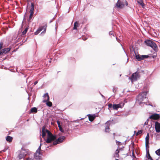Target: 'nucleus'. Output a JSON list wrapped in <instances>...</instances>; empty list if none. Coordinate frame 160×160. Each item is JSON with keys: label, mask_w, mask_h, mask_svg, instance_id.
Instances as JSON below:
<instances>
[{"label": "nucleus", "mask_w": 160, "mask_h": 160, "mask_svg": "<svg viewBox=\"0 0 160 160\" xmlns=\"http://www.w3.org/2000/svg\"><path fill=\"white\" fill-rule=\"evenodd\" d=\"M45 128V126H43L42 131V136L45 141L44 143H50L54 141L56 138V137Z\"/></svg>", "instance_id": "f257e3e1"}, {"label": "nucleus", "mask_w": 160, "mask_h": 160, "mask_svg": "<svg viewBox=\"0 0 160 160\" xmlns=\"http://www.w3.org/2000/svg\"><path fill=\"white\" fill-rule=\"evenodd\" d=\"M160 118L159 115L158 114L155 113L151 115L149 118L153 120H157Z\"/></svg>", "instance_id": "9b49d317"}, {"label": "nucleus", "mask_w": 160, "mask_h": 160, "mask_svg": "<svg viewBox=\"0 0 160 160\" xmlns=\"http://www.w3.org/2000/svg\"><path fill=\"white\" fill-rule=\"evenodd\" d=\"M109 34H110L112 35L113 33H112V32H109Z\"/></svg>", "instance_id": "58836bf2"}, {"label": "nucleus", "mask_w": 160, "mask_h": 160, "mask_svg": "<svg viewBox=\"0 0 160 160\" xmlns=\"http://www.w3.org/2000/svg\"><path fill=\"white\" fill-rule=\"evenodd\" d=\"M42 141L40 139L41 143L38 150L36 151V152L34 155L35 158L38 160H41V155L40 153V151L41 150V147L42 145L41 142Z\"/></svg>", "instance_id": "39448f33"}, {"label": "nucleus", "mask_w": 160, "mask_h": 160, "mask_svg": "<svg viewBox=\"0 0 160 160\" xmlns=\"http://www.w3.org/2000/svg\"><path fill=\"white\" fill-rule=\"evenodd\" d=\"M10 50V49L9 48H4V49H3L2 50V53H6L7 52H9Z\"/></svg>", "instance_id": "6ab92c4d"}, {"label": "nucleus", "mask_w": 160, "mask_h": 160, "mask_svg": "<svg viewBox=\"0 0 160 160\" xmlns=\"http://www.w3.org/2000/svg\"><path fill=\"white\" fill-rule=\"evenodd\" d=\"M146 147H147V145L149 144V135L148 133L146 137Z\"/></svg>", "instance_id": "a211bd4d"}, {"label": "nucleus", "mask_w": 160, "mask_h": 160, "mask_svg": "<svg viewBox=\"0 0 160 160\" xmlns=\"http://www.w3.org/2000/svg\"><path fill=\"white\" fill-rule=\"evenodd\" d=\"M127 5L128 3L126 0H118L116 4L115 7L119 9H122L125 5Z\"/></svg>", "instance_id": "f03ea898"}, {"label": "nucleus", "mask_w": 160, "mask_h": 160, "mask_svg": "<svg viewBox=\"0 0 160 160\" xmlns=\"http://www.w3.org/2000/svg\"><path fill=\"white\" fill-rule=\"evenodd\" d=\"M87 116L88 117L89 120L90 121H92L95 118L96 116L95 114H88Z\"/></svg>", "instance_id": "ddd939ff"}, {"label": "nucleus", "mask_w": 160, "mask_h": 160, "mask_svg": "<svg viewBox=\"0 0 160 160\" xmlns=\"http://www.w3.org/2000/svg\"><path fill=\"white\" fill-rule=\"evenodd\" d=\"M33 14H30L29 17V19H28L29 21H30L31 19H32V17Z\"/></svg>", "instance_id": "bb28decb"}, {"label": "nucleus", "mask_w": 160, "mask_h": 160, "mask_svg": "<svg viewBox=\"0 0 160 160\" xmlns=\"http://www.w3.org/2000/svg\"><path fill=\"white\" fill-rule=\"evenodd\" d=\"M26 160H33L32 158H27Z\"/></svg>", "instance_id": "f704fd0d"}, {"label": "nucleus", "mask_w": 160, "mask_h": 160, "mask_svg": "<svg viewBox=\"0 0 160 160\" xmlns=\"http://www.w3.org/2000/svg\"><path fill=\"white\" fill-rule=\"evenodd\" d=\"M24 157V155H22V154H20L18 156V158L19 159H21L22 158H23Z\"/></svg>", "instance_id": "a878e982"}, {"label": "nucleus", "mask_w": 160, "mask_h": 160, "mask_svg": "<svg viewBox=\"0 0 160 160\" xmlns=\"http://www.w3.org/2000/svg\"><path fill=\"white\" fill-rule=\"evenodd\" d=\"M46 104L47 106L49 107H51L52 106V102H49L48 101L46 103Z\"/></svg>", "instance_id": "b1692460"}, {"label": "nucleus", "mask_w": 160, "mask_h": 160, "mask_svg": "<svg viewBox=\"0 0 160 160\" xmlns=\"http://www.w3.org/2000/svg\"><path fill=\"white\" fill-rule=\"evenodd\" d=\"M34 4L32 3H31V6L30 7V14H33L34 13Z\"/></svg>", "instance_id": "2eb2a0df"}, {"label": "nucleus", "mask_w": 160, "mask_h": 160, "mask_svg": "<svg viewBox=\"0 0 160 160\" xmlns=\"http://www.w3.org/2000/svg\"><path fill=\"white\" fill-rule=\"evenodd\" d=\"M3 53H2V51H1V52H0V55H1V54H2Z\"/></svg>", "instance_id": "e433bc0d"}, {"label": "nucleus", "mask_w": 160, "mask_h": 160, "mask_svg": "<svg viewBox=\"0 0 160 160\" xmlns=\"http://www.w3.org/2000/svg\"><path fill=\"white\" fill-rule=\"evenodd\" d=\"M145 44L148 46L151 47L154 50L156 51L157 49V47L156 44L152 41L150 40H147L144 41Z\"/></svg>", "instance_id": "20e7f679"}, {"label": "nucleus", "mask_w": 160, "mask_h": 160, "mask_svg": "<svg viewBox=\"0 0 160 160\" xmlns=\"http://www.w3.org/2000/svg\"><path fill=\"white\" fill-rule=\"evenodd\" d=\"M124 103L122 102L118 104H113L112 108L114 110H117L118 108H122L124 106Z\"/></svg>", "instance_id": "6e6552de"}, {"label": "nucleus", "mask_w": 160, "mask_h": 160, "mask_svg": "<svg viewBox=\"0 0 160 160\" xmlns=\"http://www.w3.org/2000/svg\"><path fill=\"white\" fill-rule=\"evenodd\" d=\"M3 44L2 42H1L0 44V50H1L2 48V47Z\"/></svg>", "instance_id": "c756f323"}, {"label": "nucleus", "mask_w": 160, "mask_h": 160, "mask_svg": "<svg viewBox=\"0 0 160 160\" xmlns=\"http://www.w3.org/2000/svg\"><path fill=\"white\" fill-rule=\"evenodd\" d=\"M43 97L44 98V100H43V102H47L49 100V98L48 93H46L44 95Z\"/></svg>", "instance_id": "4468645a"}, {"label": "nucleus", "mask_w": 160, "mask_h": 160, "mask_svg": "<svg viewBox=\"0 0 160 160\" xmlns=\"http://www.w3.org/2000/svg\"><path fill=\"white\" fill-rule=\"evenodd\" d=\"M118 160V159H116V160Z\"/></svg>", "instance_id": "ea45409f"}, {"label": "nucleus", "mask_w": 160, "mask_h": 160, "mask_svg": "<svg viewBox=\"0 0 160 160\" xmlns=\"http://www.w3.org/2000/svg\"><path fill=\"white\" fill-rule=\"evenodd\" d=\"M158 155H160V149L157 150L155 152Z\"/></svg>", "instance_id": "393cba45"}, {"label": "nucleus", "mask_w": 160, "mask_h": 160, "mask_svg": "<svg viewBox=\"0 0 160 160\" xmlns=\"http://www.w3.org/2000/svg\"><path fill=\"white\" fill-rule=\"evenodd\" d=\"M28 28H26L22 32V34L24 35L26 34L27 32L28 31Z\"/></svg>", "instance_id": "5701e85b"}, {"label": "nucleus", "mask_w": 160, "mask_h": 160, "mask_svg": "<svg viewBox=\"0 0 160 160\" xmlns=\"http://www.w3.org/2000/svg\"><path fill=\"white\" fill-rule=\"evenodd\" d=\"M147 92H144L140 94L136 99L137 102L139 104H141L142 102L144 101L145 99H146Z\"/></svg>", "instance_id": "7ed1b4c3"}, {"label": "nucleus", "mask_w": 160, "mask_h": 160, "mask_svg": "<svg viewBox=\"0 0 160 160\" xmlns=\"http://www.w3.org/2000/svg\"><path fill=\"white\" fill-rule=\"evenodd\" d=\"M38 83V81H36L34 83V85H36Z\"/></svg>", "instance_id": "c9c22d12"}, {"label": "nucleus", "mask_w": 160, "mask_h": 160, "mask_svg": "<svg viewBox=\"0 0 160 160\" xmlns=\"http://www.w3.org/2000/svg\"><path fill=\"white\" fill-rule=\"evenodd\" d=\"M137 2L142 7V8H144L145 4L143 3L142 0H138L137 1Z\"/></svg>", "instance_id": "f3484780"}, {"label": "nucleus", "mask_w": 160, "mask_h": 160, "mask_svg": "<svg viewBox=\"0 0 160 160\" xmlns=\"http://www.w3.org/2000/svg\"><path fill=\"white\" fill-rule=\"evenodd\" d=\"M148 159H150V160H153V159L150 156V155H148Z\"/></svg>", "instance_id": "72a5a7b5"}, {"label": "nucleus", "mask_w": 160, "mask_h": 160, "mask_svg": "<svg viewBox=\"0 0 160 160\" xmlns=\"http://www.w3.org/2000/svg\"><path fill=\"white\" fill-rule=\"evenodd\" d=\"M108 106L109 108H112L113 105L111 104H108Z\"/></svg>", "instance_id": "7c9ffc66"}, {"label": "nucleus", "mask_w": 160, "mask_h": 160, "mask_svg": "<svg viewBox=\"0 0 160 160\" xmlns=\"http://www.w3.org/2000/svg\"><path fill=\"white\" fill-rule=\"evenodd\" d=\"M59 130H60V131L62 132H64V130H63V129H62V128L61 127H59Z\"/></svg>", "instance_id": "2f4dec72"}, {"label": "nucleus", "mask_w": 160, "mask_h": 160, "mask_svg": "<svg viewBox=\"0 0 160 160\" xmlns=\"http://www.w3.org/2000/svg\"><path fill=\"white\" fill-rule=\"evenodd\" d=\"M142 132V130H140L139 131H138L137 134H136V135H138L139 134H141Z\"/></svg>", "instance_id": "c85d7f7f"}, {"label": "nucleus", "mask_w": 160, "mask_h": 160, "mask_svg": "<svg viewBox=\"0 0 160 160\" xmlns=\"http://www.w3.org/2000/svg\"><path fill=\"white\" fill-rule=\"evenodd\" d=\"M65 139L64 136H62L59 137L57 140L54 141L53 142L54 145H56L58 143H60L62 142Z\"/></svg>", "instance_id": "9d476101"}, {"label": "nucleus", "mask_w": 160, "mask_h": 160, "mask_svg": "<svg viewBox=\"0 0 160 160\" xmlns=\"http://www.w3.org/2000/svg\"><path fill=\"white\" fill-rule=\"evenodd\" d=\"M139 77V74L137 72L133 73L131 78H129L132 82L136 80Z\"/></svg>", "instance_id": "0eeeda50"}, {"label": "nucleus", "mask_w": 160, "mask_h": 160, "mask_svg": "<svg viewBox=\"0 0 160 160\" xmlns=\"http://www.w3.org/2000/svg\"><path fill=\"white\" fill-rule=\"evenodd\" d=\"M57 123H58V127L59 128L61 127V126H60V122L59 121H57Z\"/></svg>", "instance_id": "473e14b6"}, {"label": "nucleus", "mask_w": 160, "mask_h": 160, "mask_svg": "<svg viewBox=\"0 0 160 160\" xmlns=\"http://www.w3.org/2000/svg\"><path fill=\"white\" fill-rule=\"evenodd\" d=\"M105 124H106V128H105V132H109V126L110 125V122L108 121Z\"/></svg>", "instance_id": "dca6fc26"}, {"label": "nucleus", "mask_w": 160, "mask_h": 160, "mask_svg": "<svg viewBox=\"0 0 160 160\" xmlns=\"http://www.w3.org/2000/svg\"><path fill=\"white\" fill-rule=\"evenodd\" d=\"M33 14H30L29 17V19H28L29 21H30L31 19H32V17Z\"/></svg>", "instance_id": "cd10ccee"}, {"label": "nucleus", "mask_w": 160, "mask_h": 160, "mask_svg": "<svg viewBox=\"0 0 160 160\" xmlns=\"http://www.w3.org/2000/svg\"><path fill=\"white\" fill-rule=\"evenodd\" d=\"M46 28L45 26L40 27L35 32V34L36 35L40 33L42 30L43 31L42 32L41 34H44L46 32Z\"/></svg>", "instance_id": "423d86ee"}, {"label": "nucleus", "mask_w": 160, "mask_h": 160, "mask_svg": "<svg viewBox=\"0 0 160 160\" xmlns=\"http://www.w3.org/2000/svg\"><path fill=\"white\" fill-rule=\"evenodd\" d=\"M155 128L156 132H160V124L157 122L155 123Z\"/></svg>", "instance_id": "f8f14e48"}, {"label": "nucleus", "mask_w": 160, "mask_h": 160, "mask_svg": "<svg viewBox=\"0 0 160 160\" xmlns=\"http://www.w3.org/2000/svg\"><path fill=\"white\" fill-rule=\"evenodd\" d=\"M148 57L149 56L148 55H135V57L138 61H141L144 59L145 58H148Z\"/></svg>", "instance_id": "1a4fd4ad"}, {"label": "nucleus", "mask_w": 160, "mask_h": 160, "mask_svg": "<svg viewBox=\"0 0 160 160\" xmlns=\"http://www.w3.org/2000/svg\"><path fill=\"white\" fill-rule=\"evenodd\" d=\"M116 153H118L119 152V151L118 150H116Z\"/></svg>", "instance_id": "4c0bfd02"}, {"label": "nucleus", "mask_w": 160, "mask_h": 160, "mask_svg": "<svg viewBox=\"0 0 160 160\" xmlns=\"http://www.w3.org/2000/svg\"><path fill=\"white\" fill-rule=\"evenodd\" d=\"M79 25L78 23L77 22H76L74 25L73 29H77V28L79 27Z\"/></svg>", "instance_id": "aec40b11"}, {"label": "nucleus", "mask_w": 160, "mask_h": 160, "mask_svg": "<svg viewBox=\"0 0 160 160\" xmlns=\"http://www.w3.org/2000/svg\"><path fill=\"white\" fill-rule=\"evenodd\" d=\"M31 111L32 113H36L37 112V110L36 108H33L31 109Z\"/></svg>", "instance_id": "4be33fe9"}, {"label": "nucleus", "mask_w": 160, "mask_h": 160, "mask_svg": "<svg viewBox=\"0 0 160 160\" xmlns=\"http://www.w3.org/2000/svg\"><path fill=\"white\" fill-rule=\"evenodd\" d=\"M12 138L10 136H8L6 138V140L8 142H11L12 140Z\"/></svg>", "instance_id": "412c9836"}]
</instances>
